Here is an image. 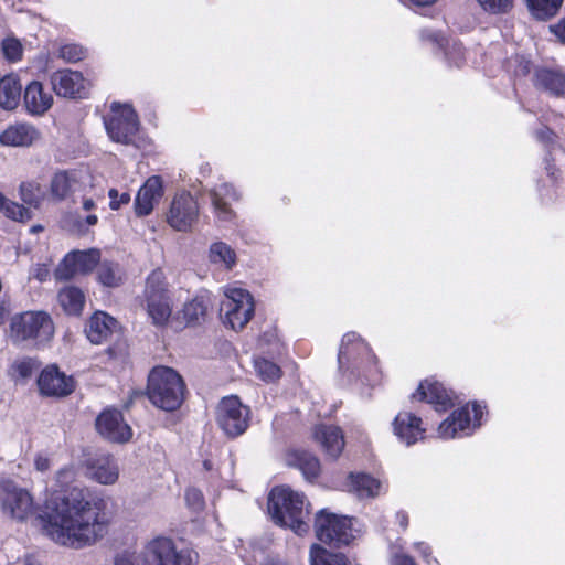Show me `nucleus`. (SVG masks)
I'll use <instances>...</instances> for the list:
<instances>
[{"instance_id":"obj_22","label":"nucleus","mask_w":565,"mask_h":565,"mask_svg":"<svg viewBox=\"0 0 565 565\" xmlns=\"http://www.w3.org/2000/svg\"><path fill=\"white\" fill-rule=\"evenodd\" d=\"M87 476L97 483L110 486L119 479V467L110 455H100L85 462Z\"/></svg>"},{"instance_id":"obj_64","label":"nucleus","mask_w":565,"mask_h":565,"mask_svg":"<svg viewBox=\"0 0 565 565\" xmlns=\"http://www.w3.org/2000/svg\"><path fill=\"white\" fill-rule=\"evenodd\" d=\"M204 466H205V468H206V469H210V463H209V461H204Z\"/></svg>"},{"instance_id":"obj_47","label":"nucleus","mask_w":565,"mask_h":565,"mask_svg":"<svg viewBox=\"0 0 565 565\" xmlns=\"http://www.w3.org/2000/svg\"><path fill=\"white\" fill-rule=\"evenodd\" d=\"M185 501L189 508L194 511H200L204 507L203 494L199 489L189 488L185 491Z\"/></svg>"},{"instance_id":"obj_52","label":"nucleus","mask_w":565,"mask_h":565,"mask_svg":"<svg viewBox=\"0 0 565 565\" xmlns=\"http://www.w3.org/2000/svg\"><path fill=\"white\" fill-rule=\"evenodd\" d=\"M50 268L45 264H38L31 270V276L39 281H45L50 277Z\"/></svg>"},{"instance_id":"obj_13","label":"nucleus","mask_w":565,"mask_h":565,"mask_svg":"<svg viewBox=\"0 0 565 565\" xmlns=\"http://www.w3.org/2000/svg\"><path fill=\"white\" fill-rule=\"evenodd\" d=\"M199 221V204L189 192L177 193L167 211L166 222L177 232H190Z\"/></svg>"},{"instance_id":"obj_34","label":"nucleus","mask_w":565,"mask_h":565,"mask_svg":"<svg viewBox=\"0 0 565 565\" xmlns=\"http://www.w3.org/2000/svg\"><path fill=\"white\" fill-rule=\"evenodd\" d=\"M57 301L66 315L79 316L85 306V295L79 288L67 286L58 291Z\"/></svg>"},{"instance_id":"obj_15","label":"nucleus","mask_w":565,"mask_h":565,"mask_svg":"<svg viewBox=\"0 0 565 565\" xmlns=\"http://www.w3.org/2000/svg\"><path fill=\"white\" fill-rule=\"evenodd\" d=\"M100 259L98 249L70 252L54 271L57 280H68L77 274L92 271Z\"/></svg>"},{"instance_id":"obj_12","label":"nucleus","mask_w":565,"mask_h":565,"mask_svg":"<svg viewBox=\"0 0 565 565\" xmlns=\"http://www.w3.org/2000/svg\"><path fill=\"white\" fill-rule=\"evenodd\" d=\"M216 422L228 437H237L248 427L249 409L236 396L224 397L217 406Z\"/></svg>"},{"instance_id":"obj_31","label":"nucleus","mask_w":565,"mask_h":565,"mask_svg":"<svg viewBox=\"0 0 565 565\" xmlns=\"http://www.w3.org/2000/svg\"><path fill=\"white\" fill-rule=\"evenodd\" d=\"M287 462L289 466L299 469L309 481L317 479L321 471L319 459L305 450L290 451Z\"/></svg>"},{"instance_id":"obj_25","label":"nucleus","mask_w":565,"mask_h":565,"mask_svg":"<svg viewBox=\"0 0 565 565\" xmlns=\"http://www.w3.org/2000/svg\"><path fill=\"white\" fill-rule=\"evenodd\" d=\"M39 138L40 132L33 125L15 122L0 134V143L7 147H29Z\"/></svg>"},{"instance_id":"obj_63","label":"nucleus","mask_w":565,"mask_h":565,"mask_svg":"<svg viewBox=\"0 0 565 565\" xmlns=\"http://www.w3.org/2000/svg\"><path fill=\"white\" fill-rule=\"evenodd\" d=\"M546 170H547L548 174L553 175L552 168L550 166L546 167Z\"/></svg>"},{"instance_id":"obj_32","label":"nucleus","mask_w":565,"mask_h":565,"mask_svg":"<svg viewBox=\"0 0 565 565\" xmlns=\"http://www.w3.org/2000/svg\"><path fill=\"white\" fill-rule=\"evenodd\" d=\"M22 87L15 74H8L0 78V108L13 110L19 105Z\"/></svg>"},{"instance_id":"obj_43","label":"nucleus","mask_w":565,"mask_h":565,"mask_svg":"<svg viewBox=\"0 0 565 565\" xmlns=\"http://www.w3.org/2000/svg\"><path fill=\"white\" fill-rule=\"evenodd\" d=\"M478 4L492 14L507 13L513 7L514 0H476Z\"/></svg>"},{"instance_id":"obj_42","label":"nucleus","mask_w":565,"mask_h":565,"mask_svg":"<svg viewBox=\"0 0 565 565\" xmlns=\"http://www.w3.org/2000/svg\"><path fill=\"white\" fill-rule=\"evenodd\" d=\"M97 277L99 282L107 287H115L120 282L118 268L111 263H102L97 270Z\"/></svg>"},{"instance_id":"obj_10","label":"nucleus","mask_w":565,"mask_h":565,"mask_svg":"<svg viewBox=\"0 0 565 565\" xmlns=\"http://www.w3.org/2000/svg\"><path fill=\"white\" fill-rule=\"evenodd\" d=\"M483 408L472 403L455 411L438 427V436L443 439H452L468 436L481 425Z\"/></svg>"},{"instance_id":"obj_19","label":"nucleus","mask_w":565,"mask_h":565,"mask_svg":"<svg viewBox=\"0 0 565 565\" xmlns=\"http://www.w3.org/2000/svg\"><path fill=\"white\" fill-rule=\"evenodd\" d=\"M413 398L433 405L437 412H445L454 405L452 393L434 379H426L420 382L416 393L413 394Z\"/></svg>"},{"instance_id":"obj_48","label":"nucleus","mask_w":565,"mask_h":565,"mask_svg":"<svg viewBox=\"0 0 565 565\" xmlns=\"http://www.w3.org/2000/svg\"><path fill=\"white\" fill-rule=\"evenodd\" d=\"M109 196V207L113 211L119 210L121 206L127 205L130 202V194L128 192L118 193L116 189H110L108 191Z\"/></svg>"},{"instance_id":"obj_5","label":"nucleus","mask_w":565,"mask_h":565,"mask_svg":"<svg viewBox=\"0 0 565 565\" xmlns=\"http://www.w3.org/2000/svg\"><path fill=\"white\" fill-rule=\"evenodd\" d=\"M142 301L151 323L158 328L172 326V299L166 275L161 269L152 270L146 279Z\"/></svg>"},{"instance_id":"obj_62","label":"nucleus","mask_w":565,"mask_h":565,"mask_svg":"<svg viewBox=\"0 0 565 565\" xmlns=\"http://www.w3.org/2000/svg\"><path fill=\"white\" fill-rule=\"evenodd\" d=\"M42 230H43V227L41 225H34L31 227V232H33V233L40 232Z\"/></svg>"},{"instance_id":"obj_24","label":"nucleus","mask_w":565,"mask_h":565,"mask_svg":"<svg viewBox=\"0 0 565 565\" xmlns=\"http://www.w3.org/2000/svg\"><path fill=\"white\" fill-rule=\"evenodd\" d=\"M313 439L321 446L322 450L331 458H338L345 445L342 430L333 425H317L312 431Z\"/></svg>"},{"instance_id":"obj_1","label":"nucleus","mask_w":565,"mask_h":565,"mask_svg":"<svg viewBox=\"0 0 565 565\" xmlns=\"http://www.w3.org/2000/svg\"><path fill=\"white\" fill-rule=\"evenodd\" d=\"M36 521L45 537L74 550L96 544L110 525L104 499L85 488H73L46 500Z\"/></svg>"},{"instance_id":"obj_60","label":"nucleus","mask_w":565,"mask_h":565,"mask_svg":"<svg viewBox=\"0 0 565 565\" xmlns=\"http://www.w3.org/2000/svg\"><path fill=\"white\" fill-rule=\"evenodd\" d=\"M96 204H95V201L93 199H84L83 200V209L85 211H90L93 209H95Z\"/></svg>"},{"instance_id":"obj_55","label":"nucleus","mask_w":565,"mask_h":565,"mask_svg":"<svg viewBox=\"0 0 565 565\" xmlns=\"http://www.w3.org/2000/svg\"><path fill=\"white\" fill-rule=\"evenodd\" d=\"M539 141L550 145L554 142V134L548 128H542L536 132Z\"/></svg>"},{"instance_id":"obj_58","label":"nucleus","mask_w":565,"mask_h":565,"mask_svg":"<svg viewBox=\"0 0 565 565\" xmlns=\"http://www.w3.org/2000/svg\"><path fill=\"white\" fill-rule=\"evenodd\" d=\"M397 523L399 526L405 530L408 525V515L404 511H398L395 515Z\"/></svg>"},{"instance_id":"obj_18","label":"nucleus","mask_w":565,"mask_h":565,"mask_svg":"<svg viewBox=\"0 0 565 565\" xmlns=\"http://www.w3.org/2000/svg\"><path fill=\"white\" fill-rule=\"evenodd\" d=\"M96 427L100 435L116 443H126L132 436L130 426L124 420L121 413L117 409L104 411L97 417Z\"/></svg>"},{"instance_id":"obj_50","label":"nucleus","mask_w":565,"mask_h":565,"mask_svg":"<svg viewBox=\"0 0 565 565\" xmlns=\"http://www.w3.org/2000/svg\"><path fill=\"white\" fill-rule=\"evenodd\" d=\"M33 465L36 471L46 472L52 466L51 458L43 452H39L34 456Z\"/></svg>"},{"instance_id":"obj_3","label":"nucleus","mask_w":565,"mask_h":565,"mask_svg":"<svg viewBox=\"0 0 565 565\" xmlns=\"http://www.w3.org/2000/svg\"><path fill=\"white\" fill-rule=\"evenodd\" d=\"M55 333L51 316L42 310H28L14 313L9 319L8 340L17 347L41 348L53 339Z\"/></svg>"},{"instance_id":"obj_28","label":"nucleus","mask_w":565,"mask_h":565,"mask_svg":"<svg viewBox=\"0 0 565 565\" xmlns=\"http://www.w3.org/2000/svg\"><path fill=\"white\" fill-rule=\"evenodd\" d=\"M118 322L111 316L103 311L95 312L86 327V335L94 344L106 341L117 330Z\"/></svg>"},{"instance_id":"obj_39","label":"nucleus","mask_w":565,"mask_h":565,"mask_svg":"<svg viewBox=\"0 0 565 565\" xmlns=\"http://www.w3.org/2000/svg\"><path fill=\"white\" fill-rule=\"evenodd\" d=\"M526 3L536 19L545 20L558 12L563 0H526Z\"/></svg>"},{"instance_id":"obj_23","label":"nucleus","mask_w":565,"mask_h":565,"mask_svg":"<svg viewBox=\"0 0 565 565\" xmlns=\"http://www.w3.org/2000/svg\"><path fill=\"white\" fill-rule=\"evenodd\" d=\"M53 95L39 81L30 82L23 94V106L32 116H43L53 106Z\"/></svg>"},{"instance_id":"obj_46","label":"nucleus","mask_w":565,"mask_h":565,"mask_svg":"<svg viewBox=\"0 0 565 565\" xmlns=\"http://www.w3.org/2000/svg\"><path fill=\"white\" fill-rule=\"evenodd\" d=\"M38 361L32 358H23L20 360H17L12 364V370L14 374H17L21 379H28L31 376L34 369L38 367Z\"/></svg>"},{"instance_id":"obj_56","label":"nucleus","mask_w":565,"mask_h":565,"mask_svg":"<svg viewBox=\"0 0 565 565\" xmlns=\"http://www.w3.org/2000/svg\"><path fill=\"white\" fill-rule=\"evenodd\" d=\"M116 565H136L135 557L131 554L124 553L116 557Z\"/></svg>"},{"instance_id":"obj_49","label":"nucleus","mask_w":565,"mask_h":565,"mask_svg":"<svg viewBox=\"0 0 565 565\" xmlns=\"http://www.w3.org/2000/svg\"><path fill=\"white\" fill-rule=\"evenodd\" d=\"M414 548L422 555L427 565H439V562L431 556V547L427 543L416 542Z\"/></svg>"},{"instance_id":"obj_21","label":"nucleus","mask_w":565,"mask_h":565,"mask_svg":"<svg viewBox=\"0 0 565 565\" xmlns=\"http://www.w3.org/2000/svg\"><path fill=\"white\" fill-rule=\"evenodd\" d=\"M392 426L394 435L406 446H412L422 440L426 431L423 427L422 418L409 412L398 413Z\"/></svg>"},{"instance_id":"obj_35","label":"nucleus","mask_w":565,"mask_h":565,"mask_svg":"<svg viewBox=\"0 0 565 565\" xmlns=\"http://www.w3.org/2000/svg\"><path fill=\"white\" fill-rule=\"evenodd\" d=\"M209 262L220 269L231 270L236 264V254L226 243L215 242L209 248Z\"/></svg>"},{"instance_id":"obj_61","label":"nucleus","mask_w":565,"mask_h":565,"mask_svg":"<svg viewBox=\"0 0 565 565\" xmlns=\"http://www.w3.org/2000/svg\"><path fill=\"white\" fill-rule=\"evenodd\" d=\"M24 565H40L35 559L28 557L24 562Z\"/></svg>"},{"instance_id":"obj_14","label":"nucleus","mask_w":565,"mask_h":565,"mask_svg":"<svg viewBox=\"0 0 565 565\" xmlns=\"http://www.w3.org/2000/svg\"><path fill=\"white\" fill-rule=\"evenodd\" d=\"M50 83L53 92L58 96L67 99L87 98L92 82L86 78L83 73L71 68H62L53 72L50 76Z\"/></svg>"},{"instance_id":"obj_4","label":"nucleus","mask_w":565,"mask_h":565,"mask_svg":"<svg viewBox=\"0 0 565 565\" xmlns=\"http://www.w3.org/2000/svg\"><path fill=\"white\" fill-rule=\"evenodd\" d=\"M185 384L177 371L168 366L152 369L148 376L150 402L166 412L178 409L184 399Z\"/></svg>"},{"instance_id":"obj_53","label":"nucleus","mask_w":565,"mask_h":565,"mask_svg":"<svg viewBox=\"0 0 565 565\" xmlns=\"http://www.w3.org/2000/svg\"><path fill=\"white\" fill-rule=\"evenodd\" d=\"M550 31L557 38V40L565 44V19H562L555 24L550 25Z\"/></svg>"},{"instance_id":"obj_54","label":"nucleus","mask_w":565,"mask_h":565,"mask_svg":"<svg viewBox=\"0 0 565 565\" xmlns=\"http://www.w3.org/2000/svg\"><path fill=\"white\" fill-rule=\"evenodd\" d=\"M391 565H416L413 557L406 554H395L391 559Z\"/></svg>"},{"instance_id":"obj_6","label":"nucleus","mask_w":565,"mask_h":565,"mask_svg":"<svg viewBox=\"0 0 565 565\" xmlns=\"http://www.w3.org/2000/svg\"><path fill=\"white\" fill-rule=\"evenodd\" d=\"M222 289L224 298L220 306L221 320L235 331L242 330L254 316V298L248 290L234 285Z\"/></svg>"},{"instance_id":"obj_44","label":"nucleus","mask_w":565,"mask_h":565,"mask_svg":"<svg viewBox=\"0 0 565 565\" xmlns=\"http://www.w3.org/2000/svg\"><path fill=\"white\" fill-rule=\"evenodd\" d=\"M2 52L8 61L17 62L22 57L23 47L19 40L8 38L2 41Z\"/></svg>"},{"instance_id":"obj_57","label":"nucleus","mask_w":565,"mask_h":565,"mask_svg":"<svg viewBox=\"0 0 565 565\" xmlns=\"http://www.w3.org/2000/svg\"><path fill=\"white\" fill-rule=\"evenodd\" d=\"M407 7H426L436 2V0H399Z\"/></svg>"},{"instance_id":"obj_37","label":"nucleus","mask_w":565,"mask_h":565,"mask_svg":"<svg viewBox=\"0 0 565 565\" xmlns=\"http://www.w3.org/2000/svg\"><path fill=\"white\" fill-rule=\"evenodd\" d=\"M19 194L23 203L34 209H39L46 196L44 188L34 180L22 182Z\"/></svg>"},{"instance_id":"obj_20","label":"nucleus","mask_w":565,"mask_h":565,"mask_svg":"<svg viewBox=\"0 0 565 565\" xmlns=\"http://www.w3.org/2000/svg\"><path fill=\"white\" fill-rule=\"evenodd\" d=\"M163 196V184L159 175H152L146 180L135 198V213L139 217L151 214L154 206Z\"/></svg>"},{"instance_id":"obj_9","label":"nucleus","mask_w":565,"mask_h":565,"mask_svg":"<svg viewBox=\"0 0 565 565\" xmlns=\"http://www.w3.org/2000/svg\"><path fill=\"white\" fill-rule=\"evenodd\" d=\"M34 508V498L26 489L9 480L0 481V509L6 518L25 522Z\"/></svg>"},{"instance_id":"obj_41","label":"nucleus","mask_w":565,"mask_h":565,"mask_svg":"<svg viewBox=\"0 0 565 565\" xmlns=\"http://www.w3.org/2000/svg\"><path fill=\"white\" fill-rule=\"evenodd\" d=\"M254 366L257 375L265 382H274L281 375L280 367L264 358H256L254 360Z\"/></svg>"},{"instance_id":"obj_51","label":"nucleus","mask_w":565,"mask_h":565,"mask_svg":"<svg viewBox=\"0 0 565 565\" xmlns=\"http://www.w3.org/2000/svg\"><path fill=\"white\" fill-rule=\"evenodd\" d=\"M98 217L95 214L87 215L85 218L76 217L74 227L78 232H84L87 227L96 225Z\"/></svg>"},{"instance_id":"obj_7","label":"nucleus","mask_w":565,"mask_h":565,"mask_svg":"<svg viewBox=\"0 0 565 565\" xmlns=\"http://www.w3.org/2000/svg\"><path fill=\"white\" fill-rule=\"evenodd\" d=\"M315 533L319 541L334 546L348 545L355 537L352 519L327 509L316 514Z\"/></svg>"},{"instance_id":"obj_11","label":"nucleus","mask_w":565,"mask_h":565,"mask_svg":"<svg viewBox=\"0 0 565 565\" xmlns=\"http://www.w3.org/2000/svg\"><path fill=\"white\" fill-rule=\"evenodd\" d=\"M147 557L153 565H196L199 555L191 548L178 551L172 539L157 536L146 546Z\"/></svg>"},{"instance_id":"obj_36","label":"nucleus","mask_w":565,"mask_h":565,"mask_svg":"<svg viewBox=\"0 0 565 565\" xmlns=\"http://www.w3.org/2000/svg\"><path fill=\"white\" fill-rule=\"evenodd\" d=\"M310 565H352V562L342 553H333L315 543L309 551Z\"/></svg>"},{"instance_id":"obj_40","label":"nucleus","mask_w":565,"mask_h":565,"mask_svg":"<svg viewBox=\"0 0 565 565\" xmlns=\"http://www.w3.org/2000/svg\"><path fill=\"white\" fill-rule=\"evenodd\" d=\"M79 465L76 462H70L64 467L60 468L54 475V484L61 490L67 489L72 486L79 475Z\"/></svg>"},{"instance_id":"obj_16","label":"nucleus","mask_w":565,"mask_h":565,"mask_svg":"<svg viewBox=\"0 0 565 565\" xmlns=\"http://www.w3.org/2000/svg\"><path fill=\"white\" fill-rule=\"evenodd\" d=\"M373 360L369 345L359 334L349 332L343 335L338 354L340 370L358 367L361 362L371 363Z\"/></svg>"},{"instance_id":"obj_27","label":"nucleus","mask_w":565,"mask_h":565,"mask_svg":"<svg viewBox=\"0 0 565 565\" xmlns=\"http://www.w3.org/2000/svg\"><path fill=\"white\" fill-rule=\"evenodd\" d=\"M344 488L359 499H369L377 497L383 489V484L370 475L352 472L348 476Z\"/></svg>"},{"instance_id":"obj_2","label":"nucleus","mask_w":565,"mask_h":565,"mask_svg":"<svg viewBox=\"0 0 565 565\" xmlns=\"http://www.w3.org/2000/svg\"><path fill=\"white\" fill-rule=\"evenodd\" d=\"M309 508L310 504L303 493L286 486L274 488L268 497V512L273 521L279 526L290 529L299 536L309 532Z\"/></svg>"},{"instance_id":"obj_29","label":"nucleus","mask_w":565,"mask_h":565,"mask_svg":"<svg viewBox=\"0 0 565 565\" xmlns=\"http://www.w3.org/2000/svg\"><path fill=\"white\" fill-rule=\"evenodd\" d=\"M78 190L79 179L75 171L56 172L50 183V194L55 201H63Z\"/></svg>"},{"instance_id":"obj_8","label":"nucleus","mask_w":565,"mask_h":565,"mask_svg":"<svg viewBox=\"0 0 565 565\" xmlns=\"http://www.w3.org/2000/svg\"><path fill=\"white\" fill-rule=\"evenodd\" d=\"M104 122L109 138L122 145L132 143L139 130L138 116L130 104L111 103Z\"/></svg>"},{"instance_id":"obj_30","label":"nucleus","mask_w":565,"mask_h":565,"mask_svg":"<svg viewBox=\"0 0 565 565\" xmlns=\"http://www.w3.org/2000/svg\"><path fill=\"white\" fill-rule=\"evenodd\" d=\"M207 306L203 297H195L191 301L184 303L172 320V328L181 330L184 327L198 322L206 313Z\"/></svg>"},{"instance_id":"obj_26","label":"nucleus","mask_w":565,"mask_h":565,"mask_svg":"<svg viewBox=\"0 0 565 565\" xmlns=\"http://www.w3.org/2000/svg\"><path fill=\"white\" fill-rule=\"evenodd\" d=\"M238 199L239 195L236 190L227 183H222L211 191L214 213L220 222H231L234 218L235 215L231 205Z\"/></svg>"},{"instance_id":"obj_45","label":"nucleus","mask_w":565,"mask_h":565,"mask_svg":"<svg viewBox=\"0 0 565 565\" xmlns=\"http://www.w3.org/2000/svg\"><path fill=\"white\" fill-rule=\"evenodd\" d=\"M60 56L68 63H76L85 58L86 50L79 44H65L60 50Z\"/></svg>"},{"instance_id":"obj_17","label":"nucleus","mask_w":565,"mask_h":565,"mask_svg":"<svg viewBox=\"0 0 565 565\" xmlns=\"http://www.w3.org/2000/svg\"><path fill=\"white\" fill-rule=\"evenodd\" d=\"M40 393L45 396L64 397L75 390V381L55 365L42 370L38 377Z\"/></svg>"},{"instance_id":"obj_59","label":"nucleus","mask_w":565,"mask_h":565,"mask_svg":"<svg viewBox=\"0 0 565 565\" xmlns=\"http://www.w3.org/2000/svg\"><path fill=\"white\" fill-rule=\"evenodd\" d=\"M10 308L9 305L6 302H0V324L3 323L4 318L9 313Z\"/></svg>"},{"instance_id":"obj_33","label":"nucleus","mask_w":565,"mask_h":565,"mask_svg":"<svg viewBox=\"0 0 565 565\" xmlns=\"http://www.w3.org/2000/svg\"><path fill=\"white\" fill-rule=\"evenodd\" d=\"M534 85L556 96H565V74L541 68L535 72Z\"/></svg>"},{"instance_id":"obj_38","label":"nucleus","mask_w":565,"mask_h":565,"mask_svg":"<svg viewBox=\"0 0 565 565\" xmlns=\"http://www.w3.org/2000/svg\"><path fill=\"white\" fill-rule=\"evenodd\" d=\"M0 211L6 217L15 222H28L32 217V213L29 209L8 200L2 193H0Z\"/></svg>"}]
</instances>
